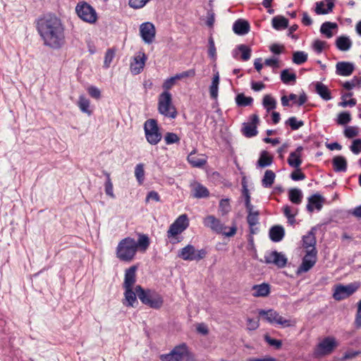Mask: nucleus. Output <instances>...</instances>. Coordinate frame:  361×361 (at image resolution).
<instances>
[{"label": "nucleus", "mask_w": 361, "mask_h": 361, "mask_svg": "<svg viewBox=\"0 0 361 361\" xmlns=\"http://www.w3.org/2000/svg\"><path fill=\"white\" fill-rule=\"evenodd\" d=\"M354 324L357 329L361 328V300L357 305V312L355 314Z\"/></svg>", "instance_id": "obj_56"}, {"label": "nucleus", "mask_w": 361, "mask_h": 361, "mask_svg": "<svg viewBox=\"0 0 361 361\" xmlns=\"http://www.w3.org/2000/svg\"><path fill=\"white\" fill-rule=\"evenodd\" d=\"M135 244L137 251L138 248L141 250L145 251L149 245V239L147 235L140 234L138 240H135Z\"/></svg>", "instance_id": "obj_39"}, {"label": "nucleus", "mask_w": 361, "mask_h": 361, "mask_svg": "<svg viewBox=\"0 0 361 361\" xmlns=\"http://www.w3.org/2000/svg\"><path fill=\"white\" fill-rule=\"evenodd\" d=\"M195 75V69H190L186 71L178 73L175 75L176 80H180L185 78L193 77Z\"/></svg>", "instance_id": "obj_61"}, {"label": "nucleus", "mask_w": 361, "mask_h": 361, "mask_svg": "<svg viewBox=\"0 0 361 361\" xmlns=\"http://www.w3.org/2000/svg\"><path fill=\"white\" fill-rule=\"evenodd\" d=\"M136 266H132L127 269L125 271L124 282L123 283V288H133L136 281Z\"/></svg>", "instance_id": "obj_21"}, {"label": "nucleus", "mask_w": 361, "mask_h": 361, "mask_svg": "<svg viewBox=\"0 0 361 361\" xmlns=\"http://www.w3.org/2000/svg\"><path fill=\"white\" fill-rule=\"evenodd\" d=\"M355 70V65L348 61H339L336 64V73L341 76H350Z\"/></svg>", "instance_id": "obj_18"}, {"label": "nucleus", "mask_w": 361, "mask_h": 361, "mask_svg": "<svg viewBox=\"0 0 361 361\" xmlns=\"http://www.w3.org/2000/svg\"><path fill=\"white\" fill-rule=\"evenodd\" d=\"M135 176L138 183L142 184L145 178L144 165L142 164L136 165L135 168Z\"/></svg>", "instance_id": "obj_47"}, {"label": "nucleus", "mask_w": 361, "mask_h": 361, "mask_svg": "<svg viewBox=\"0 0 361 361\" xmlns=\"http://www.w3.org/2000/svg\"><path fill=\"white\" fill-rule=\"evenodd\" d=\"M302 245L306 250H312L316 249V238L314 232L312 231H309L308 233L302 238Z\"/></svg>", "instance_id": "obj_31"}, {"label": "nucleus", "mask_w": 361, "mask_h": 361, "mask_svg": "<svg viewBox=\"0 0 361 361\" xmlns=\"http://www.w3.org/2000/svg\"><path fill=\"white\" fill-rule=\"evenodd\" d=\"M259 326V319H252L248 317L247 319V329L248 331L256 330Z\"/></svg>", "instance_id": "obj_54"}, {"label": "nucleus", "mask_w": 361, "mask_h": 361, "mask_svg": "<svg viewBox=\"0 0 361 361\" xmlns=\"http://www.w3.org/2000/svg\"><path fill=\"white\" fill-rule=\"evenodd\" d=\"M334 169L336 172H345L347 170V161L342 156H336L332 160Z\"/></svg>", "instance_id": "obj_32"}, {"label": "nucleus", "mask_w": 361, "mask_h": 361, "mask_svg": "<svg viewBox=\"0 0 361 361\" xmlns=\"http://www.w3.org/2000/svg\"><path fill=\"white\" fill-rule=\"evenodd\" d=\"M360 354H361V351H360V350H348L343 354L341 360L343 361L347 360H350V359L355 358L356 356H357Z\"/></svg>", "instance_id": "obj_60"}, {"label": "nucleus", "mask_w": 361, "mask_h": 361, "mask_svg": "<svg viewBox=\"0 0 361 361\" xmlns=\"http://www.w3.org/2000/svg\"><path fill=\"white\" fill-rule=\"evenodd\" d=\"M78 106L82 112L88 115L92 114V111L90 110V100L83 95L79 97Z\"/></svg>", "instance_id": "obj_38"}, {"label": "nucleus", "mask_w": 361, "mask_h": 361, "mask_svg": "<svg viewBox=\"0 0 361 361\" xmlns=\"http://www.w3.org/2000/svg\"><path fill=\"white\" fill-rule=\"evenodd\" d=\"M208 42H209V49H208L209 56L211 58L214 59L216 56V47H215L214 41L212 37H209Z\"/></svg>", "instance_id": "obj_64"}, {"label": "nucleus", "mask_w": 361, "mask_h": 361, "mask_svg": "<svg viewBox=\"0 0 361 361\" xmlns=\"http://www.w3.org/2000/svg\"><path fill=\"white\" fill-rule=\"evenodd\" d=\"M147 57L145 54L139 55L134 58V62L130 65L131 72L135 74H139L143 69Z\"/></svg>", "instance_id": "obj_24"}, {"label": "nucleus", "mask_w": 361, "mask_h": 361, "mask_svg": "<svg viewBox=\"0 0 361 361\" xmlns=\"http://www.w3.org/2000/svg\"><path fill=\"white\" fill-rule=\"evenodd\" d=\"M259 121V116L257 114H252L250 116V123H243V127L242 128L243 135L247 137H252L257 135V125Z\"/></svg>", "instance_id": "obj_16"}, {"label": "nucleus", "mask_w": 361, "mask_h": 361, "mask_svg": "<svg viewBox=\"0 0 361 361\" xmlns=\"http://www.w3.org/2000/svg\"><path fill=\"white\" fill-rule=\"evenodd\" d=\"M269 235L273 242L278 243L283 238L285 231L281 226H274L270 228Z\"/></svg>", "instance_id": "obj_25"}, {"label": "nucleus", "mask_w": 361, "mask_h": 361, "mask_svg": "<svg viewBox=\"0 0 361 361\" xmlns=\"http://www.w3.org/2000/svg\"><path fill=\"white\" fill-rule=\"evenodd\" d=\"M135 290L138 298L144 305L153 309H159L162 306L163 298L155 290L144 289L140 286H137Z\"/></svg>", "instance_id": "obj_4"}, {"label": "nucleus", "mask_w": 361, "mask_h": 361, "mask_svg": "<svg viewBox=\"0 0 361 361\" xmlns=\"http://www.w3.org/2000/svg\"><path fill=\"white\" fill-rule=\"evenodd\" d=\"M307 60V54L302 51H295L293 54V62L298 65H301Z\"/></svg>", "instance_id": "obj_41"}, {"label": "nucleus", "mask_w": 361, "mask_h": 361, "mask_svg": "<svg viewBox=\"0 0 361 361\" xmlns=\"http://www.w3.org/2000/svg\"><path fill=\"white\" fill-rule=\"evenodd\" d=\"M150 0H129V6L131 8L138 9L144 7Z\"/></svg>", "instance_id": "obj_57"}, {"label": "nucleus", "mask_w": 361, "mask_h": 361, "mask_svg": "<svg viewBox=\"0 0 361 361\" xmlns=\"http://www.w3.org/2000/svg\"><path fill=\"white\" fill-rule=\"evenodd\" d=\"M190 354L185 343L175 346L173 350L167 354L160 355L161 361H183L188 358Z\"/></svg>", "instance_id": "obj_10"}, {"label": "nucleus", "mask_w": 361, "mask_h": 361, "mask_svg": "<svg viewBox=\"0 0 361 361\" xmlns=\"http://www.w3.org/2000/svg\"><path fill=\"white\" fill-rule=\"evenodd\" d=\"M249 23L243 19L235 20L233 25V32L238 35H245L250 31Z\"/></svg>", "instance_id": "obj_22"}, {"label": "nucleus", "mask_w": 361, "mask_h": 361, "mask_svg": "<svg viewBox=\"0 0 361 361\" xmlns=\"http://www.w3.org/2000/svg\"><path fill=\"white\" fill-rule=\"evenodd\" d=\"M207 254L205 249L196 250L193 245L188 244L179 250L177 256L185 261H200L204 259Z\"/></svg>", "instance_id": "obj_7"}, {"label": "nucleus", "mask_w": 361, "mask_h": 361, "mask_svg": "<svg viewBox=\"0 0 361 361\" xmlns=\"http://www.w3.org/2000/svg\"><path fill=\"white\" fill-rule=\"evenodd\" d=\"M189 226V219L187 214L180 215L175 221L169 226L167 231L169 239L174 238L183 233Z\"/></svg>", "instance_id": "obj_11"}, {"label": "nucleus", "mask_w": 361, "mask_h": 361, "mask_svg": "<svg viewBox=\"0 0 361 361\" xmlns=\"http://www.w3.org/2000/svg\"><path fill=\"white\" fill-rule=\"evenodd\" d=\"M124 292V300L123 304L126 307H135V304H137V293L136 290H133V288H123Z\"/></svg>", "instance_id": "obj_23"}, {"label": "nucleus", "mask_w": 361, "mask_h": 361, "mask_svg": "<svg viewBox=\"0 0 361 361\" xmlns=\"http://www.w3.org/2000/svg\"><path fill=\"white\" fill-rule=\"evenodd\" d=\"M137 253L135 240L130 237L122 239L116 249V257L122 262H131Z\"/></svg>", "instance_id": "obj_2"}, {"label": "nucleus", "mask_w": 361, "mask_h": 361, "mask_svg": "<svg viewBox=\"0 0 361 361\" xmlns=\"http://www.w3.org/2000/svg\"><path fill=\"white\" fill-rule=\"evenodd\" d=\"M264 340L269 345L274 346L276 349H280L282 346V341L281 340L272 338L267 334L264 336Z\"/></svg>", "instance_id": "obj_53"}, {"label": "nucleus", "mask_w": 361, "mask_h": 361, "mask_svg": "<svg viewBox=\"0 0 361 361\" xmlns=\"http://www.w3.org/2000/svg\"><path fill=\"white\" fill-rule=\"evenodd\" d=\"M303 150V147L302 146H299L294 152H291L288 158V164L290 166L298 169L302 161L301 159L302 152Z\"/></svg>", "instance_id": "obj_20"}, {"label": "nucleus", "mask_w": 361, "mask_h": 361, "mask_svg": "<svg viewBox=\"0 0 361 361\" xmlns=\"http://www.w3.org/2000/svg\"><path fill=\"white\" fill-rule=\"evenodd\" d=\"M115 53L114 51L109 49L106 51L104 56V66L105 68H109L110 66L111 63L113 61V59L114 58Z\"/></svg>", "instance_id": "obj_55"}, {"label": "nucleus", "mask_w": 361, "mask_h": 361, "mask_svg": "<svg viewBox=\"0 0 361 361\" xmlns=\"http://www.w3.org/2000/svg\"><path fill=\"white\" fill-rule=\"evenodd\" d=\"M351 120V116L349 112H341L338 114L337 118V123L340 125H345L348 123Z\"/></svg>", "instance_id": "obj_51"}, {"label": "nucleus", "mask_w": 361, "mask_h": 361, "mask_svg": "<svg viewBox=\"0 0 361 361\" xmlns=\"http://www.w3.org/2000/svg\"><path fill=\"white\" fill-rule=\"evenodd\" d=\"M273 162V157L267 151H262L257 162V166L259 168H265L270 166Z\"/></svg>", "instance_id": "obj_30"}, {"label": "nucleus", "mask_w": 361, "mask_h": 361, "mask_svg": "<svg viewBox=\"0 0 361 361\" xmlns=\"http://www.w3.org/2000/svg\"><path fill=\"white\" fill-rule=\"evenodd\" d=\"M359 288L355 283H351L348 285L339 284L335 287L333 297L336 300H342L353 295Z\"/></svg>", "instance_id": "obj_12"}, {"label": "nucleus", "mask_w": 361, "mask_h": 361, "mask_svg": "<svg viewBox=\"0 0 361 361\" xmlns=\"http://www.w3.org/2000/svg\"><path fill=\"white\" fill-rule=\"evenodd\" d=\"M335 44L338 50L347 51L351 48L353 43L349 37L342 35L336 38Z\"/></svg>", "instance_id": "obj_27"}, {"label": "nucleus", "mask_w": 361, "mask_h": 361, "mask_svg": "<svg viewBox=\"0 0 361 361\" xmlns=\"http://www.w3.org/2000/svg\"><path fill=\"white\" fill-rule=\"evenodd\" d=\"M338 346V342L334 336H326L321 340L314 347L313 356L316 358H321L333 353Z\"/></svg>", "instance_id": "obj_5"}, {"label": "nucleus", "mask_w": 361, "mask_h": 361, "mask_svg": "<svg viewBox=\"0 0 361 361\" xmlns=\"http://www.w3.org/2000/svg\"><path fill=\"white\" fill-rule=\"evenodd\" d=\"M350 149L353 154H360L361 152V139L354 140L350 147Z\"/></svg>", "instance_id": "obj_58"}, {"label": "nucleus", "mask_w": 361, "mask_h": 361, "mask_svg": "<svg viewBox=\"0 0 361 361\" xmlns=\"http://www.w3.org/2000/svg\"><path fill=\"white\" fill-rule=\"evenodd\" d=\"M36 27L44 44L59 49L65 44V28L60 18L48 14L37 19Z\"/></svg>", "instance_id": "obj_1"}, {"label": "nucleus", "mask_w": 361, "mask_h": 361, "mask_svg": "<svg viewBox=\"0 0 361 361\" xmlns=\"http://www.w3.org/2000/svg\"><path fill=\"white\" fill-rule=\"evenodd\" d=\"M287 258L285 255L277 251H272L264 257L267 264H274L279 268H283L287 264Z\"/></svg>", "instance_id": "obj_14"}, {"label": "nucleus", "mask_w": 361, "mask_h": 361, "mask_svg": "<svg viewBox=\"0 0 361 361\" xmlns=\"http://www.w3.org/2000/svg\"><path fill=\"white\" fill-rule=\"evenodd\" d=\"M180 137L174 133H166L164 136V140L166 145H172L180 142Z\"/></svg>", "instance_id": "obj_50"}, {"label": "nucleus", "mask_w": 361, "mask_h": 361, "mask_svg": "<svg viewBox=\"0 0 361 361\" xmlns=\"http://www.w3.org/2000/svg\"><path fill=\"white\" fill-rule=\"evenodd\" d=\"M337 24L335 23L325 22L320 27V32L324 35L327 38H331L333 36L332 29L336 28Z\"/></svg>", "instance_id": "obj_36"}, {"label": "nucleus", "mask_w": 361, "mask_h": 361, "mask_svg": "<svg viewBox=\"0 0 361 361\" xmlns=\"http://www.w3.org/2000/svg\"><path fill=\"white\" fill-rule=\"evenodd\" d=\"M326 44V42L317 39L314 42L313 48L317 53L320 54L322 52Z\"/></svg>", "instance_id": "obj_63"}, {"label": "nucleus", "mask_w": 361, "mask_h": 361, "mask_svg": "<svg viewBox=\"0 0 361 361\" xmlns=\"http://www.w3.org/2000/svg\"><path fill=\"white\" fill-rule=\"evenodd\" d=\"M144 130L146 140L149 144L156 145L161 141L162 135L156 120H147L144 124Z\"/></svg>", "instance_id": "obj_6"}, {"label": "nucleus", "mask_w": 361, "mask_h": 361, "mask_svg": "<svg viewBox=\"0 0 361 361\" xmlns=\"http://www.w3.org/2000/svg\"><path fill=\"white\" fill-rule=\"evenodd\" d=\"M325 199L319 194H314L308 197V203L307 209L310 212H312L314 209L320 211L323 207Z\"/></svg>", "instance_id": "obj_19"}, {"label": "nucleus", "mask_w": 361, "mask_h": 361, "mask_svg": "<svg viewBox=\"0 0 361 361\" xmlns=\"http://www.w3.org/2000/svg\"><path fill=\"white\" fill-rule=\"evenodd\" d=\"M271 23L273 27L277 30L286 29L288 26V20L281 16L273 18Z\"/></svg>", "instance_id": "obj_34"}, {"label": "nucleus", "mask_w": 361, "mask_h": 361, "mask_svg": "<svg viewBox=\"0 0 361 361\" xmlns=\"http://www.w3.org/2000/svg\"><path fill=\"white\" fill-rule=\"evenodd\" d=\"M288 196L290 200L295 204H299L302 202V193L300 189H290L288 192Z\"/></svg>", "instance_id": "obj_37"}, {"label": "nucleus", "mask_w": 361, "mask_h": 361, "mask_svg": "<svg viewBox=\"0 0 361 361\" xmlns=\"http://www.w3.org/2000/svg\"><path fill=\"white\" fill-rule=\"evenodd\" d=\"M75 12L83 21L93 24L97 20L95 9L85 1L79 2L75 7Z\"/></svg>", "instance_id": "obj_8"}, {"label": "nucleus", "mask_w": 361, "mask_h": 361, "mask_svg": "<svg viewBox=\"0 0 361 361\" xmlns=\"http://www.w3.org/2000/svg\"><path fill=\"white\" fill-rule=\"evenodd\" d=\"M259 315L267 322L268 323L275 325L279 326L282 328L286 327H293L296 325L297 321L295 319L288 318L286 319L273 309H269L267 310H259L258 311Z\"/></svg>", "instance_id": "obj_3"}, {"label": "nucleus", "mask_w": 361, "mask_h": 361, "mask_svg": "<svg viewBox=\"0 0 361 361\" xmlns=\"http://www.w3.org/2000/svg\"><path fill=\"white\" fill-rule=\"evenodd\" d=\"M252 290V295L256 298L267 297L270 293V286L266 283L253 286Z\"/></svg>", "instance_id": "obj_28"}, {"label": "nucleus", "mask_w": 361, "mask_h": 361, "mask_svg": "<svg viewBox=\"0 0 361 361\" xmlns=\"http://www.w3.org/2000/svg\"><path fill=\"white\" fill-rule=\"evenodd\" d=\"M358 134V130L356 127L354 126H348L344 130V135L348 138H353L357 136Z\"/></svg>", "instance_id": "obj_59"}, {"label": "nucleus", "mask_w": 361, "mask_h": 361, "mask_svg": "<svg viewBox=\"0 0 361 361\" xmlns=\"http://www.w3.org/2000/svg\"><path fill=\"white\" fill-rule=\"evenodd\" d=\"M238 49L241 52V59L243 61H247L251 56V49L245 44L238 46Z\"/></svg>", "instance_id": "obj_48"}, {"label": "nucleus", "mask_w": 361, "mask_h": 361, "mask_svg": "<svg viewBox=\"0 0 361 361\" xmlns=\"http://www.w3.org/2000/svg\"><path fill=\"white\" fill-rule=\"evenodd\" d=\"M253 99L251 97H245L244 94H238L235 97V102L239 106H247L252 104Z\"/></svg>", "instance_id": "obj_40"}, {"label": "nucleus", "mask_w": 361, "mask_h": 361, "mask_svg": "<svg viewBox=\"0 0 361 361\" xmlns=\"http://www.w3.org/2000/svg\"><path fill=\"white\" fill-rule=\"evenodd\" d=\"M286 124L290 126L293 130H296L304 126V122L298 121L295 116H292L286 121Z\"/></svg>", "instance_id": "obj_45"}, {"label": "nucleus", "mask_w": 361, "mask_h": 361, "mask_svg": "<svg viewBox=\"0 0 361 361\" xmlns=\"http://www.w3.org/2000/svg\"><path fill=\"white\" fill-rule=\"evenodd\" d=\"M343 88L347 90H351L354 87H361V78L353 77V78L350 81H346L343 84Z\"/></svg>", "instance_id": "obj_43"}, {"label": "nucleus", "mask_w": 361, "mask_h": 361, "mask_svg": "<svg viewBox=\"0 0 361 361\" xmlns=\"http://www.w3.org/2000/svg\"><path fill=\"white\" fill-rule=\"evenodd\" d=\"M262 104L267 111H270L276 108V102L269 94H266L263 98Z\"/></svg>", "instance_id": "obj_42"}, {"label": "nucleus", "mask_w": 361, "mask_h": 361, "mask_svg": "<svg viewBox=\"0 0 361 361\" xmlns=\"http://www.w3.org/2000/svg\"><path fill=\"white\" fill-rule=\"evenodd\" d=\"M276 178L275 173L271 170H267L262 180V185L264 188H269L272 186Z\"/></svg>", "instance_id": "obj_35"}, {"label": "nucleus", "mask_w": 361, "mask_h": 361, "mask_svg": "<svg viewBox=\"0 0 361 361\" xmlns=\"http://www.w3.org/2000/svg\"><path fill=\"white\" fill-rule=\"evenodd\" d=\"M171 94L167 91L162 92L159 97L158 109L160 114L165 116L174 118L176 115V111L171 106Z\"/></svg>", "instance_id": "obj_9"}, {"label": "nucleus", "mask_w": 361, "mask_h": 361, "mask_svg": "<svg viewBox=\"0 0 361 361\" xmlns=\"http://www.w3.org/2000/svg\"><path fill=\"white\" fill-rule=\"evenodd\" d=\"M104 174L106 177V180L105 183V192L107 195L110 196L112 198H114L115 196L113 191V184L111 180L110 174L106 171H104Z\"/></svg>", "instance_id": "obj_46"}, {"label": "nucleus", "mask_w": 361, "mask_h": 361, "mask_svg": "<svg viewBox=\"0 0 361 361\" xmlns=\"http://www.w3.org/2000/svg\"><path fill=\"white\" fill-rule=\"evenodd\" d=\"M87 92L92 98L98 99L101 97V91L95 86L89 87Z\"/></svg>", "instance_id": "obj_62"}, {"label": "nucleus", "mask_w": 361, "mask_h": 361, "mask_svg": "<svg viewBox=\"0 0 361 361\" xmlns=\"http://www.w3.org/2000/svg\"><path fill=\"white\" fill-rule=\"evenodd\" d=\"M140 32L143 41L147 44H151L155 37V27L152 23H143L140 25Z\"/></svg>", "instance_id": "obj_15"}, {"label": "nucleus", "mask_w": 361, "mask_h": 361, "mask_svg": "<svg viewBox=\"0 0 361 361\" xmlns=\"http://www.w3.org/2000/svg\"><path fill=\"white\" fill-rule=\"evenodd\" d=\"M219 211L221 215H226L231 211V205L228 199H222L219 202Z\"/></svg>", "instance_id": "obj_49"}, {"label": "nucleus", "mask_w": 361, "mask_h": 361, "mask_svg": "<svg viewBox=\"0 0 361 361\" xmlns=\"http://www.w3.org/2000/svg\"><path fill=\"white\" fill-rule=\"evenodd\" d=\"M195 154V150L191 152L188 154L187 160L193 167L202 168L207 164V159L199 157L198 156H196Z\"/></svg>", "instance_id": "obj_29"}, {"label": "nucleus", "mask_w": 361, "mask_h": 361, "mask_svg": "<svg viewBox=\"0 0 361 361\" xmlns=\"http://www.w3.org/2000/svg\"><path fill=\"white\" fill-rule=\"evenodd\" d=\"M203 224L204 226L209 228L214 232L216 233H223L224 230H226V226L223 224L221 221L216 218L213 215H209L206 216L203 220Z\"/></svg>", "instance_id": "obj_17"}, {"label": "nucleus", "mask_w": 361, "mask_h": 361, "mask_svg": "<svg viewBox=\"0 0 361 361\" xmlns=\"http://www.w3.org/2000/svg\"><path fill=\"white\" fill-rule=\"evenodd\" d=\"M317 249L306 250V255L302 258V263L298 268L296 274H300L310 270L317 262Z\"/></svg>", "instance_id": "obj_13"}, {"label": "nucleus", "mask_w": 361, "mask_h": 361, "mask_svg": "<svg viewBox=\"0 0 361 361\" xmlns=\"http://www.w3.org/2000/svg\"><path fill=\"white\" fill-rule=\"evenodd\" d=\"M192 195L196 198H204L209 195L208 189L200 183H196L192 188Z\"/></svg>", "instance_id": "obj_33"}, {"label": "nucleus", "mask_w": 361, "mask_h": 361, "mask_svg": "<svg viewBox=\"0 0 361 361\" xmlns=\"http://www.w3.org/2000/svg\"><path fill=\"white\" fill-rule=\"evenodd\" d=\"M259 213L258 211L255 212L254 214H248L247 216V221L250 227H252L259 223Z\"/></svg>", "instance_id": "obj_52"}, {"label": "nucleus", "mask_w": 361, "mask_h": 361, "mask_svg": "<svg viewBox=\"0 0 361 361\" xmlns=\"http://www.w3.org/2000/svg\"><path fill=\"white\" fill-rule=\"evenodd\" d=\"M281 79L283 83L288 84L290 82H295L296 75L294 73H290L288 69H285L281 73Z\"/></svg>", "instance_id": "obj_44"}, {"label": "nucleus", "mask_w": 361, "mask_h": 361, "mask_svg": "<svg viewBox=\"0 0 361 361\" xmlns=\"http://www.w3.org/2000/svg\"><path fill=\"white\" fill-rule=\"evenodd\" d=\"M315 92L325 101H329L332 99L330 90L321 82H317L315 83Z\"/></svg>", "instance_id": "obj_26"}]
</instances>
